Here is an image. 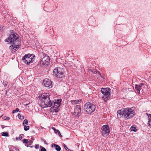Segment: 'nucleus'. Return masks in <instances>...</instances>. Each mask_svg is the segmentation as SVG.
Listing matches in <instances>:
<instances>
[{
    "mask_svg": "<svg viewBox=\"0 0 151 151\" xmlns=\"http://www.w3.org/2000/svg\"><path fill=\"white\" fill-rule=\"evenodd\" d=\"M117 114L119 118H120L122 116L124 117L125 119H128L132 118L135 115V112L131 108H127L118 110Z\"/></svg>",
    "mask_w": 151,
    "mask_h": 151,
    "instance_id": "f257e3e1",
    "label": "nucleus"
},
{
    "mask_svg": "<svg viewBox=\"0 0 151 151\" xmlns=\"http://www.w3.org/2000/svg\"><path fill=\"white\" fill-rule=\"evenodd\" d=\"M41 98V104L43 108L50 107L52 105L53 103L51 102L48 93H44L40 96Z\"/></svg>",
    "mask_w": 151,
    "mask_h": 151,
    "instance_id": "f03ea898",
    "label": "nucleus"
},
{
    "mask_svg": "<svg viewBox=\"0 0 151 151\" xmlns=\"http://www.w3.org/2000/svg\"><path fill=\"white\" fill-rule=\"evenodd\" d=\"M19 35L14 33L12 34L4 41L7 42V44H19L20 41L19 40Z\"/></svg>",
    "mask_w": 151,
    "mask_h": 151,
    "instance_id": "7ed1b4c3",
    "label": "nucleus"
},
{
    "mask_svg": "<svg viewBox=\"0 0 151 151\" xmlns=\"http://www.w3.org/2000/svg\"><path fill=\"white\" fill-rule=\"evenodd\" d=\"M101 91L103 94L102 96V98L105 101L109 100L112 96L111 95V90L109 88H102Z\"/></svg>",
    "mask_w": 151,
    "mask_h": 151,
    "instance_id": "20e7f679",
    "label": "nucleus"
},
{
    "mask_svg": "<svg viewBox=\"0 0 151 151\" xmlns=\"http://www.w3.org/2000/svg\"><path fill=\"white\" fill-rule=\"evenodd\" d=\"M96 108L95 105L90 102H87L83 106L84 110L89 114L93 112Z\"/></svg>",
    "mask_w": 151,
    "mask_h": 151,
    "instance_id": "39448f33",
    "label": "nucleus"
},
{
    "mask_svg": "<svg viewBox=\"0 0 151 151\" xmlns=\"http://www.w3.org/2000/svg\"><path fill=\"white\" fill-rule=\"evenodd\" d=\"M53 72L56 77L58 78H59L62 80L65 78V76L63 68L60 67H57L54 69Z\"/></svg>",
    "mask_w": 151,
    "mask_h": 151,
    "instance_id": "423d86ee",
    "label": "nucleus"
},
{
    "mask_svg": "<svg viewBox=\"0 0 151 151\" xmlns=\"http://www.w3.org/2000/svg\"><path fill=\"white\" fill-rule=\"evenodd\" d=\"M35 56V55L33 54H27L23 57L22 60L24 63L29 65L32 63V60Z\"/></svg>",
    "mask_w": 151,
    "mask_h": 151,
    "instance_id": "0eeeda50",
    "label": "nucleus"
},
{
    "mask_svg": "<svg viewBox=\"0 0 151 151\" xmlns=\"http://www.w3.org/2000/svg\"><path fill=\"white\" fill-rule=\"evenodd\" d=\"M55 102L54 101L52 102L53 103V106L52 107L53 111L55 112H57L60 110L59 107L60 105L61 102L62 101L61 99H57L56 101H55Z\"/></svg>",
    "mask_w": 151,
    "mask_h": 151,
    "instance_id": "6e6552de",
    "label": "nucleus"
},
{
    "mask_svg": "<svg viewBox=\"0 0 151 151\" xmlns=\"http://www.w3.org/2000/svg\"><path fill=\"white\" fill-rule=\"evenodd\" d=\"M43 83L44 86L48 88H52L53 86L52 81L49 79H45L43 80Z\"/></svg>",
    "mask_w": 151,
    "mask_h": 151,
    "instance_id": "1a4fd4ad",
    "label": "nucleus"
},
{
    "mask_svg": "<svg viewBox=\"0 0 151 151\" xmlns=\"http://www.w3.org/2000/svg\"><path fill=\"white\" fill-rule=\"evenodd\" d=\"M81 107L79 105H76L74 108V115L78 116H79L81 114Z\"/></svg>",
    "mask_w": 151,
    "mask_h": 151,
    "instance_id": "9d476101",
    "label": "nucleus"
},
{
    "mask_svg": "<svg viewBox=\"0 0 151 151\" xmlns=\"http://www.w3.org/2000/svg\"><path fill=\"white\" fill-rule=\"evenodd\" d=\"M102 134H108L110 132L109 127L108 125H104L101 128Z\"/></svg>",
    "mask_w": 151,
    "mask_h": 151,
    "instance_id": "9b49d317",
    "label": "nucleus"
},
{
    "mask_svg": "<svg viewBox=\"0 0 151 151\" xmlns=\"http://www.w3.org/2000/svg\"><path fill=\"white\" fill-rule=\"evenodd\" d=\"M41 58V59L42 61H45V60H47V62H50V58L45 53L43 52L40 54Z\"/></svg>",
    "mask_w": 151,
    "mask_h": 151,
    "instance_id": "f8f14e48",
    "label": "nucleus"
},
{
    "mask_svg": "<svg viewBox=\"0 0 151 151\" xmlns=\"http://www.w3.org/2000/svg\"><path fill=\"white\" fill-rule=\"evenodd\" d=\"M19 48V45H16L14 44H12V45L10 46L9 49L11 50L12 52H13L18 50Z\"/></svg>",
    "mask_w": 151,
    "mask_h": 151,
    "instance_id": "ddd939ff",
    "label": "nucleus"
},
{
    "mask_svg": "<svg viewBox=\"0 0 151 151\" xmlns=\"http://www.w3.org/2000/svg\"><path fill=\"white\" fill-rule=\"evenodd\" d=\"M50 62H47V60H45V61H42L41 60L37 65V67L42 66L44 65H47L49 64Z\"/></svg>",
    "mask_w": 151,
    "mask_h": 151,
    "instance_id": "4468645a",
    "label": "nucleus"
},
{
    "mask_svg": "<svg viewBox=\"0 0 151 151\" xmlns=\"http://www.w3.org/2000/svg\"><path fill=\"white\" fill-rule=\"evenodd\" d=\"M135 90L139 94H140V90L142 88V86L136 84L135 85Z\"/></svg>",
    "mask_w": 151,
    "mask_h": 151,
    "instance_id": "2eb2a0df",
    "label": "nucleus"
},
{
    "mask_svg": "<svg viewBox=\"0 0 151 151\" xmlns=\"http://www.w3.org/2000/svg\"><path fill=\"white\" fill-rule=\"evenodd\" d=\"M52 147H54L55 149L57 151H60L61 150V147H60L55 144H52Z\"/></svg>",
    "mask_w": 151,
    "mask_h": 151,
    "instance_id": "dca6fc26",
    "label": "nucleus"
},
{
    "mask_svg": "<svg viewBox=\"0 0 151 151\" xmlns=\"http://www.w3.org/2000/svg\"><path fill=\"white\" fill-rule=\"evenodd\" d=\"M146 114L148 117V125L149 126H151V114L146 113Z\"/></svg>",
    "mask_w": 151,
    "mask_h": 151,
    "instance_id": "f3484780",
    "label": "nucleus"
},
{
    "mask_svg": "<svg viewBox=\"0 0 151 151\" xmlns=\"http://www.w3.org/2000/svg\"><path fill=\"white\" fill-rule=\"evenodd\" d=\"M91 72L93 73L97 74H98L99 75L101 78H103V76H101L100 73L99 72L96 70L94 69L92 70Z\"/></svg>",
    "mask_w": 151,
    "mask_h": 151,
    "instance_id": "a211bd4d",
    "label": "nucleus"
},
{
    "mask_svg": "<svg viewBox=\"0 0 151 151\" xmlns=\"http://www.w3.org/2000/svg\"><path fill=\"white\" fill-rule=\"evenodd\" d=\"M81 100H73L71 101V102L72 104H78L79 102H81Z\"/></svg>",
    "mask_w": 151,
    "mask_h": 151,
    "instance_id": "6ab92c4d",
    "label": "nucleus"
},
{
    "mask_svg": "<svg viewBox=\"0 0 151 151\" xmlns=\"http://www.w3.org/2000/svg\"><path fill=\"white\" fill-rule=\"evenodd\" d=\"M130 129L132 131L134 132H136L137 131L136 127L135 125H133L131 127Z\"/></svg>",
    "mask_w": 151,
    "mask_h": 151,
    "instance_id": "aec40b11",
    "label": "nucleus"
},
{
    "mask_svg": "<svg viewBox=\"0 0 151 151\" xmlns=\"http://www.w3.org/2000/svg\"><path fill=\"white\" fill-rule=\"evenodd\" d=\"M2 84L4 85V87H6L8 85V82L7 81L3 80L1 81Z\"/></svg>",
    "mask_w": 151,
    "mask_h": 151,
    "instance_id": "412c9836",
    "label": "nucleus"
},
{
    "mask_svg": "<svg viewBox=\"0 0 151 151\" xmlns=\"http://www.w3.org/2000/svg\"><path fill=\"white\" fill-rule=\"evenodd\" d=\"M1 135L5 137H8L9 133L7 132H3L1 133Z\"/></svg>",
    "mask_w": 151,
    "mask_h": 151,
    "instance_id": "4be33fe9",
    "label": "nucleus"
},
{
    "mask_svg": "<svg viewBox=\"0 0 151 151\" xmlns=\"http://www.w3.org/2000/svg\"><path fill=\"white\" fill-rule=\"evenodd\" d=\"M20 112L21 111H19V109L18 108H16V109L15 110H13L12 111V113L13 114H14L16 112Z\"/></svg>",
    "mask_w": 151,
    "mask_h": 151,
    "instance_id": "5701e85b",
    "label": "nucleus"
},
{
    "mask_svg": "<svg viewBox=\"0 0 151 151\" xmlns=\"http://www.w3.org/2000/svg\"><path fill=\"white\" fill-rule=\"evenodd\" d=\"M28 123V120L27 119H25L23 122V125L24 126V125H27Z\"/></svg>",
    "mask_w": 151,
    "mask_h": 151,
    "instance_id": "b1692460",
    "label": "nucleus"
},
{
    "mask_svg": "<svg viewBox=\"0 0 151 151\" xmlns=\"http://www.w3.org/2000/svg\"><path fill=\"white\" fill-rule=\"evenodd\" d=\"M18 117L20 119L22 120L24 119V117L23 116H22L20 114H19L18 115Z\"/></svg>",
    "mask_w": 151,
    "mask_h": 151,
    "instance_id": "393cba45",
    "label": "nucleus"
},
{
    "mask_svg": "<svg viewBox=\"0 0 151 151\" xmlns=\"http://www.w3.org/2000/svg\"><path fill=\"white\" fill-rule=\"evenodd\" d=\"M52 129L54 131L55 133L56 134L58 132H59V130L58 129H56L54 127H52Z\"/></svg>",
    "mask_w": 151,
    "mask_h": 151,
    "instance_id": "a878e982",
    "label": "nucleus"
},
{
    "mask_svg": "<svg viewBox=\"0 0 151 151\" xmlns=\"http://www.w3.org/2000/svg\"><path fill=\"white\" fill-rule=\"evenodd\" d=\"M24 129L25 131H27L29 129V126H26V125H24Z\"/></svg>",
    "mask_w": 151,
    "mask_h": 151,
    "instance_id": "bb28decb",
    "label": "nucleus"
},
{
    "mask_svg": "<svg viewBox=\"0 0 151 151\" xmlns=\"http://www.w3.org/2000/svg\"><path fill=\"white\" fill-rule=\"evenodd\" d=\"M2 119H3L7 120L10 119V118L9 117H7V116H3L2 117Z\"/></svg>",
    "mask_w": 151,
    "mask_h": 151,
    "instance_id": "cd10ccee",
    "label": "nucleus"
},
{
    "mask_svg": "<svg viewBox=\"0 0 151 151\" xmlns=\"http://www.w3.org/2000/svg\"><path fill=\"white\" fill-rule=\"evenodd\" d=\"M23 142L24 143L27 144L29 142L28 140L27 139H23Z\"/></svg>",
    "mask_w": 151,
    "mask_h": 151,
    "instance_id": "c85d7f7f",
    "label": "nucleus"
},
{
    "mask_svg": "<svg viewBox=\"0 0 151 151\" xmlns=\"http://www.w3.org/2000/svg\"><path fill=\"white\" fill-rule=\"evenodd\" d=\"M23 136H24L23 134H21L19 135V138L20 140H21L22 139L23 137Z\"/></svg>",
    "mask_w": 151,
    "mask_h": 151,
    "instance_id": "c756f323",
    "label": "nucleus"
},
{
    "mask_svg": "<svg viewBox=\"0 0 151 151\" xmlns=\"http://www.w3.org/2000/svg\"><path fill=\"white\" fill-rule=\"evenodd\" d=\"M63 146H64V147L65 149V150H70V151H72L71 150H70L69 149H68V147H67L66 145L65 144H64Z\"/></svg>",
    "mask_w": 151,
    "mask_h": 151,
    "instance_id": "7c9ffc66",
    "label": "nucleus"
},
{
    "mask_svg": "<svg viewBox=\"0 0 151 151\" xmlns=\"http://www.w3.org/2000/svg\"><path fill=\"white\" fill-rule=\"evenodd\" d=\"M40 151H47V150L45 148L42 147L41 148Z\"/></svg>",
    "mask_w": 151,
    "mask_h": 151,
    "instance_id": "2f4dec72",
    "label": "nucleus"
},
{
    "mask_svg": "<svg viewBox=\"0 0 151 151\" xmlns=\"http://www.w3.org/2000/svg\"><path fill=\"white\" fill-rule=\"evenodd\" d=\"M39 147V145L37 144H36L35 145V148L36 149H38Z\"/></svg>",
    "mask_w": 151,
    "mask_h": 151,
    "instance_id": "473e14b6",
    "label": "nucleus"
},
{
    "mask_svg": "<svg viewBox=\"0 0 151 151\" xmlns=\"http://www.w3.org/2000/svg\"><path fill=\"white\" fill-rule=\"evenodd\" d=\"M28 142H29V144L30 145H32V143H33V141H32V140H30L29 141H28Z\"/></svg>",
    "mask_w": 151,
    "mask_h": 151,
    "instance_id": "72a5a7b5",
    "label": "nucleus"
},
{
    "mask_svg": "<svg viewBox=\"0 0 151 151\" xmlns=\"http://www.w3.org/2000/svg\"><path fill=\"white\" fill-rule=\"evenodd\" d=\"M57 133L59 135L60 137H62V136L61 134H60V131H59V132H58Z\"/></svg>",
    "mask_w": 151,
    "mask_h": 151,
    "instance_id": "f704fd0d",
    "label": "nucleus"
},
{
    "mask_svg": "<svg viewBox=\"0 0 151 151\" xmlns=\"http://www.w3.org/2000/svg\"><path fill=\"white\" fill-rule=\"evenodd\" d=\"M31 139H32V140H34V137H31Z\"/></svg>",
    "mask_w": 151,
    "mask_h": 151,
    "instance_id": "c9c22d12",
    "label": "nucleus"
},
{
    "mask_svg": "<svg viewBox=\"0 0 151 151\" xmlns=\"http://www.w3.org/2000/svg\"><path fill=\"white\" fill-rule=\"evenodd\" d=\"M16 140H18V137H16Z\"/></svg>",
    "mask_w": 151,
    "mask_h": 151,
    "instance_id": "e433bc0d",
    "label": "nucleus"
},
{
    "mask_svg": "<svg viewBox=\"0 0 151 151\" xmlns=\"http://www.w3.org/2000/svg\"><path fill=\"white\" fill-rule=\"evenodd\" d=\"M140 84L141 85V86H143V84L142 83H141Z\"/></svg>",
    "mask_w": 151,
    "mask_h": 151,
    "instance_id": "4c0bfd02",
    "label": "nucleus"
},
{
    "mask_svg": "<svg viewBox=\"0 0 151 151\" xmlns=\"http://www.w3.org/2000/svg\"><path fill=\"white\" fill-rule=\"evenodd\" d=\"M30 147L31 148H32L34 147L33 146H30Z\"/></svg>",
    "mask_w": 151,
    "mask_h": 151,
    "instance_id": "58836bf2",
    "label": "nucleus"
},
{
    "mask_svg": "<svg viewBox=\"0 0 151 151\" xmlns=\"http://www.w3.org/2000/svg\"><path fill=\"white\" fill-rule=\"evenodd\" d=\"M44 142L45 144H47V143H46V141H44Z\"/></svg>",
    "mask_w": 151,
    "mask_h": 151,
    "instance_id": "ea45409f",
    "label": "nucleus"
},
{
    "mask_svg": "<svg viewBox=\"0 0 151 151\" xmlns=\"http://www.w3.org/2000/svg\"><path fill=\"white\" fill-rule=\"evenodd\" d=\"M27 147H29V146L28 145H27Z\"/></svg>",
    "mask_w": 151,
    "mask_h": 151,
    "instance_id": "a19ab883",
    "label": "nucleus"
},
{
    "mask_svg": "<svg viewBox=\"0 0 151 151\" xmlns=\"http://www.w3.org/2000/svg\"><path fill=\"white\" fill-rule=\"evenodd\" d=\"M29 104H26V105L27 106V105H28Z\"/></svg>",
    "mask_w": 151,
    "mask_h": 151,
    "instance_id": "79ce46f5",
    "label": "nucleus"
},
{
    "mask_svg": "<svg viewBox=\"0 0 151 151\" xmlns=\"http://www.w3.org/2000/svg\"><path fill=\"white\" fill-rule=\"evenodd\" d=\"M81 151H85L83 150H81Z\"/></svg>",
    "mask_w": 151,
    "mask_h": 151,
    "instance_id": "37998d69",
    "label": "nucleus"
},
{
    "mask_svg": "<svg viewBox=\"0 0 151 151\" xmlns=\"http://www.w3.org/2000/svg\"><path fill=\"white\" fill-rule=\"evenodd\" d=\"M10 151H13L12 150H11Z\"/></svg>",
    "mask_w": 151,
    "mask_h": 151,
    "instance_id": "c03bdc74",
    "label": "nucleus"
}]
</instances>
